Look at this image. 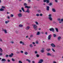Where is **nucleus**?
Instances as JSON below:
<instances>
[{
  "label": "nucleus",
  "instance_id": "nucleus-25",
  "mask_svg": "<svg viewBox=\"0 0 63 63\" xmlns=\"http://www.w3.org/2000/svg\"><path fill=\"white\" fill-rule=\"evenodd\" d=\"M44 50H41V52L42 53H44Z\"/></svg>",
  "mask_w": 63,
  "mask_h": 63
},
{
  "label": "nucleus",
  "instance_id": "nucleus-53",
  "mask_svg": "<svg viewBox=\"0 0 63 63\" xmlns=\"http://www.w3.org/2000/svg\"><path fill=\"white\" fill-rule=\"evenodd\" d=\"M7 61L8 62H10V60H9V59L8 60H7Z\"/></svg>",
  "mask_w": 63,
  "mask_h": 63
},
{
  "label": "nucleus",
  "instance_id": "nucleus-37",
  "mask_svg": "<svg viewBox=\"0 0 63 63\" xmlns=\"http://www.w3.org/2000/svg\"><path fill=\"white\" fill-rule=\"evenodd\" d=\"M10 16H11V17H13L14 16V15L12 14H11Z\"/></svg>",
  "mask_w": 63,
  "mask_h": 63
},
{
  "label": "nucleus",
  "instance_id": "nucleus-62",
  "mask_svg": "<svg viewBox=\"0 0 63 63\" xmlns=\"http://www.w3.org/2000/svg\"><path fill=\"white\" fill-rule=\"evenodd\" d=\"M32 63H35V61H32Z\"/></svg>",
  "mask_w": 63,
  "mask_h": 63
},
{
  "label": "nucleus",
  "instance_id": "nucleus-44",
  "mask_svg": "<svg viewBox=\"0 0 63 63\" xmlns=\"http://www.w3.org/2000/svg\"><path fill=\"white\" fill-rule=\"evenodd\" d=\"M33 35H31L30 36V37L31 38H32V37H33Z\"/></svg>",
  "mask_w": 63,
  "mask_h": 63
},
{
  "label": "nucleus",
  "instance_id": "nucleus-52",
  "mask_svg": "<svg viewBox=\"0 0 63 63\" xmlns=\"http://www.w3.org/2000/svg\"><path fill=\"white\" fill-rule=\"evenodd\" d=\"M45 34L46 35H47V32H46L45 33Z\"/></svg>",
  "mask_w": 63,
  "mask_h": 63
},
{
  "label": "nucleus",
  "instance_id": "nucleus-51",
  "mask_svg": "<svg viewBox=\"0 0 63 63\" xmlns=\"http://www.w3.org/2000/svg\"><path fill=\"white\" fill-rule=\"evenodd\" d=\"M34 53L35 54H37V51H36L34 52Z\"/></svg>",
  "mask_w": 63,
  "mask_h": 63
},
{
  "label": "nucleus",
  "instance_id": "nucleus-63",
  "mask_svg": "<svg viewBox=\"0 0 63 63\" xmlns=\"http://www.w3.org/2000/svg\"><path fill=\"white\" fill-rule=\"evenodd\" d=\"M7 18H8V19H10V17L8 16Z\"/></svg>",
  "mask_w": 63,
  "mask_h": 63
},
{
  "label": "nucleus",
  "instance_id": "nucleus-17",
  "mask_svg": "<svg viewBox=\"0 0 63 63\" xmlns=\"http://www.w3.org/2000/svg\"><path fill=\"white\" fill-rule=\"evenodd\" d=\"M46 50L47 51H49L50 50V49L47 48L46 49Z\"/></svg>",
  "mask_w": 63,
  "mask_h": 63
},
{
  "label": "nucleus",
  "instance_id": "nucleus-40",
  "mask_svg": "<svg viewBox=\"0 0 63 63\" xmlns=\"http://www.w3.org/2000/svg\"><path fill=\"white\" fill-rule=\"evenodd\" d=\"M37 57H39V54H37L36 55Z\"/></svg>",
  "mask_w": 63,
  "mask_h": 63
},
{
  "label": "nucleus",
  "instance_id": "nucleus-11",
  "mask_svg": "<svg viewBox=\"0 0 63 63\" xmlns=\"http://www.w3.org/2000/svg\"><path fill=\"white\" fill-rule=\"evenodd\" d=\"M58 21H59V22L60 23H61V21H60L61 20L60 19V18L58 19H57Z\"/></svg>",
  "mask_w": 63,
  "mask_h": 63
},
{
  "label": "nucleus",
  "instance_id": "nucleus-45",
  "mask_svg": "<svg viewBox=\"0 0 63 63\" xmlns=\"http://www.w3.org/2000/svg\"><path fill=\"white\" fill-rule=\"evenodd\" d=\"M55 1L56 2V3H57V2H58V0H55Z\"/></svg>",
  "mask_w": 63,
  "mask_h": 63
},
{
  "label": "nucleus",
  "instance_id": "nucleus-21",
  "mask_svg": "<svg viewBox=\"0 0 63 63\" xmlns=\"http://www.w3.org/2000/svg\"><path fill=\"white\" fill-rule=\"evenodd\" d=\"M47 56H50V55H51V54H50L49 53H48L47 54Z\"/></svg>",
  "mask_w": 63,
  "mask_h": 63
},
{
  "label": "nucleus",
  "instance_id": "nucleus-4",
  "mask_svg": "<svg viewBox=\"0 0 63 63\" xmlns=\"http://www.w3.org/2000/svg\"><path fill=\"white\" fill-rule=\"evenodd\" d=\"M51 35H49L47 38L48 40H50V39H51Z\"/></svg>",
  "mask_w": 63,
  "mask_h": 63
},
{
  "label": "nucleus",
  "instance_id": "nucleus-7",
  "mask_svg": "<svg viewBox=\"0 0 63 63\" xmlns=\"http://www.w3.org/2000/svg\"><path fill=\"white\" fill-rule=\"evenodd\" d=\"M51 47H55L56 46L55 45H54V44L52 43L51 44Z\"/></svg>",
  "mask_w": 63,
  "mask_h": 63
},
{
  "label": "nucleus",
  "instance_id": "nucleus-20",
  "mask_svg": "<svg viewBox=\"0 0 63 63\" xmlns=\"http://www.w3.org/2000/svg\"><path fill=\"white\" fill-rule=\"evenodd\" d=\"M46 2L47 4H48L49 2V0H46Z\"/></svg>",
  "mask_w": 63,
  "mask_h": 63
},
{
  "label": "nucleus",
  "instance_id": "nucleus-58",
  "mask_svg": "<svg viewBox=\"0 0 63 63\" xmlns=\"http://www.w3.org/2000/svg\"><path fill=\"white\" fill-rule=\"evenodd\" d=\"M44 2H46V0H43Z\"/></svg>",
  "mask_w": 63,
  "mask_h": 63
},
{
  "label": "nucleus",
  "instance_id": "nucleus-35",
  "mask_svg": "<svg viewBox=\"0 0 63 63\" xmlns=\"http://www.w3.org/2000/svg\"><path fill=\"white\" fill-rule=\"evenodd\" d=\"M35 23L36 25H38L39 24V23L37 21L35 22Z\"/></svg>",
  "mask_w": 63,
  "mask_h": 63
},
{
  "label": "nucleus",
  "instance_id": "nucleus-30",
  "mask_svg": "<svg viewBox=\"0 0 63 63\" xmlns=\"http://www.w3.org/2000/svg\"><path fill=\"white\" fill-rule=\"evenodd\" d=\"M52 51H53V52H55V50H54V49H53V48H52Z\"/></svg>",
  "mask_w": 63,
  "mask_h": 63
},
{
  "label": "nucleus",
  "instance_id": "nucleus-33",
  "mask_svg": "<svg viewBox=\"0 0 63 63\" xmlns=\"http://www.w3.org/2000/svg\"><path fill=\"white\" fill-rule=\"evenodd\" d=\"M1 8H2V9H5V7L4 6H1Z\"/></svg>",
  "mask_w": 63,
  "mask_h": 63
},
{
  "label": "nucleus",
  "instance_id": "nucleus-32",
  "mask_svg": "<svg viewBox=\"0 0 63 63\" xmlns=\"http://www.w3.org/2000/svg\"><path fill=\"white\" fill-rule=\"evenodd\" d=\"M0 52H2L3 51V50L1 48H0Z\"/></svg>",
  "mask_w": 63,
  "mask_h": 63
},
{
  "label": "nucleus",
  "instance_id": "nucleus-34",
  "mask_svg": "<svg viewBox=\"0 0 63 63\" xmlns=\"http://www.w3.org/2000/svg\"><path fill=\"white\" fill-rule=\"evenodd\" d=\"M28 3H30V2H31V0H28Z\"/></svg>",
  "mask_w": 63,
  "mask_h": 63
},
{
  "label": "nucleus",
  "instance_id": "nucleus-39",
  "mask_svg": "<svg viewBox=\"0 0 63 63\" xmlns=\"http://www.w3.org/2000/svg\"><path fill=\"white\" fill-rule=\"evenodd\" d=\"M53 36L54 37H55L56 36V35L55 34H53Z\"/></svg>",
  "mask_w": 63,
  "mask_h": 63
},
{
  "label": "nucleus",
  "instance_id": "nucleus-9",
  "mask_svg": "<svg viewBox=\"0 0 63 63\" xmlns=\"http://www.w3.org/2000/svg\"><path fill=\"white\" fill-rule=\"evenodd\" d=\"M20 44H22V45H24V42H22L21 41H20Z\"/></svg>",
  "mask_w": 63,
  "mask_h": 63
},
{
  "label": "nucleus",
  "instance_id": "nucleus-61",
  "mask_svg": "<svg viewBox=\"0 0 63 63\" xmlns=\"http://www.w3.org/2000/svg\"><path fill=\"white\" fill-rule=\"evenodd\" d=\"M39 30H41V28H39L38 29Z\"/></svg>",
  "mask_w": 63,
  "mask_h": 63
},
{
  "label": "nucleus",
  "instance_id": "nucleus-16",
  "mask_svg": "<svg viewBox=\"0 0 63 63\" xmlns=\"http://www.w3.org/2000/svg\"><path fill=\"white\" fill-rule=\"evenodd\" d=\"M3 31H4V33H5V34H7V30H3Z\"/></svg>",
  "mask_w": 63,
  "mask_h": 63
},
{
  "label": "nucleus",
  "instance_id": "nucleus-28",
  "mask_svg": "<svg viewBox=\"0 0 63 63\" xmlns=\"http://www.w3.org/2000/svg\"><path fill=\"white\" fill-rule=\"evenodd\" d=\"M24 53L25 55H27L28 54V52H25Z\"/></svg>",
  "mask_w": 63,
  "mask_h": 63
},
{
  "label": "nucleus",
  "instance_id": "nucleus-6",
  "mask_svg": "<svg viewBox=\"0 0 63 63\" xmlns=\"http://www.w3.org/2000/svg\"><path fill=\"white\" fill-rule=\"evenodd\" d=\"M25 13H30V11L29 9H27V10L25 11Z\"/></svg>",
  "mask_w": 63,
  "mask_h": 63
},
{
  "label": "nucleus",
  "instance_id": "nucleus-38",
  "mask_svg": "<svg viewBox=\"0 0 63 63\" xmlns=\"http://www.w3.org/2000/svg\"><path fill=\"white\" fill-rule=\"evenodd\" d=\"M19 63H22V62L20 61H18Z\"/></svg>",
  "mask_w": 63,
  "mask_h": 63
},
{
  "label": "nucleus",
  "instance_id": "nucleus-50",
  "mask_svg": "<svg viewBox=\"0 0 63 63\" xmlns=\"http://www.w3.org/2000/svg\"><path fill=\"white\" fill-rule=\"evenodd\" d=\"M2 54H2V53H0V56H1V55H2Z\"/></svg>",
  "mask_w": 63,
  "mask_h": 63
},
{
  "label": "nucleus",
  "instance_id": "nucleus-27",
  "mask_svg": "<svg viewBox=\"0 0 63 63\" xmlns=\"http://www.w3.org/2000/svg\"><path fill=\"white\" fill-rule=\"evenodd\" d=\"M19 27H23V25H22L20 24L19 25Z\"/></svg>",
  "mask_w": 63,
  "mask_h": 63
},
{
  "label": "nucleus",
  "instance_id": "nucleus-8",
  "mask_svg": "<svg viewBox=\"0 0 63 63\" xmlns=\"http://www.w3.org/2000/svg\"><path fill=\"white\" fill-rule=\"evenodd\" d=\"M49 7L48 6H46V10L47 11H49Z\"/></svg>",
  "mask_w": 63,
  "mask_h": 63
},
{
  "label": "nucleus",
  "instance_id": "nucleus-23",
  "mask_svg": "<svg viewBox=\"0 0 63 63\" xmlns=\"http://www.w3.org/2000/svg\"><path fill=\"white\" fill-rule=\"evenodd\" d=\"M4 11V9H3L2 8H1L0 9V11Z\"/></svg>",
  "mask_w": 63,
  "mask_h": 63
},
{
  "label": "nucleus",
  "instance_id": "nucleus-29",
  "mask_svg": "<svg viewBox=\"0 0 63 63\" xmlns=\"http://www.w3.org/2000/svg\"><path fill=\"white\" fill-rule=\"evenodd\" d=\"M55 30L57 32H58V29L57 28H55Z\"/></svg>",
  "mask_w": 63,
  "mask_h": 63
},
{
  "label": "nucleus",
  "instance_id": "nucleus-60",
  "mask_svg": "<svg viewBox=\"0 0 63 63\" xmlns=\"http://www.w3.org/2000/svg\"><path fill=\"white\" fill-rule=\"evenodd\" d=\"M35 42H32V44H33V45H35Z\"/></svg>",
  "mask_w": 63,
  "mask_h": 63
},
{
  "label": "nucleus",
  "instance_id": "nucleus-13",
  "mask_svg": "<svg viewBox=\"0 0 63 63\" xmlns=\"http://www.w3.org/2000/svg\"><path fill=\"white\" fill-rule=\"evenodd\" d=\"M13 55H14V54L13 53H12L11 55H10L9 56L10 57H12V56H13Z\"/></svg>",
  "mask_w": 63,
  "mask_h": 63
},
{
  "label": "nucleus",
  "instance_id": "nucleus-3",
  "mask_svg": "<svg viewBox=\"0 0 63 63\" xmlns=\"http://www.w3.org/2000/svg\"><path fill=\"white\" fill-rule=\"evenodd\" d=\"M17 16L18 17H21L22 16V14L21 13H19L18 14H17Z\"/></svg>",
  "mask_w": 63,
  "mask_h": 63
},
{
  "label": "nucleus",
  "instance_id": "nucleus-48",
  "mask_svg": "<svg viewBox=\"0 0 63 63\" xmlns=\"http://www.w3.org/2000/svg\"><path fill=\"white\" fill-rule=\"evenodd\" d=\"M49 6H51V5H52V3H49Z\"/></svg>",
  "mask_w": 63,
  "mask_h": 63
},
{
  "label": "nucleus",
  "instance_id": "nucleus-57",
  "mask_svg": "<svg viewBox=\"0 0 63 63\" xmlns=\"http://www.w3.org/2000/svg\"><path fill=\"white\" fill-rule=\"evenodd\" d=\"M19 12H20V13L21 12H22V10H19Z\"/></svg>",
  "mask_w": 63,
  "mask_h": 63
},
{
  "label": "nucleus",
  "instance_id": "nucleus-42",
  "mask_svg": "<svg viewBox=\"0 0 63 63\" xmlns=\"http://www.w3.org/2000/svg\"><path fill=\"white\" fill-rule=\"evenodd\" d=\"M51 56V57H53L54 56L53 54H51V55L50 56Z\"/></svg>",
  "mask_w": 63,
  "mask_h": 63
},
{
  "label": "nucleus",
  "instance_id": "nucleus-46",
  "mask_svg": "<svg viewBox=\"0 0 63 63\" xmlns=\"http://www.w3.org/2000/svg\"><path fill=\"white\" fill-rule=\"evenodd\" d=\"M35 43L36 44H38V41H36Z\"/></svg>",
  "mask_w": 63,
  "mask_h": 63
},
{
  "label": "nucleus",
  "instance_id": "nucleus-56",
  "mask_svg": "<svg viewBox=\"0 0 63 63\" xmlns=\"http://www.w3.org/2000/svg\"><path fill=\"white\" fill-rule=\"evenodd\" d=\"M5 57L6 58L8 57V55H7Z\"/></svg>",
  "mask_w": 63,
  "mask_h": 63
},
{
  "label": "nucleus",
  "instance_id": "nucleus-26",
  "mask_svg": "<svg viewBox=\"0 0 63 63\" xmlns=\"http://www.w3.org/2000/svg\"><path fill=\"white\" fill-rule=\"evenodd\" d=\"M12 61H13V62H15V59L13 58L12 59Z\"/></svg>",
  "mask_w": 63,
  "mask_h": 63
},
{
  "label": "nucleus",
  "instance_id": "nucleus-55",
  "mask_svg": "<svg viewBox=\"0 0 63 63\" xmlns=\"http://www.w3.org/2000/svg\"><path fill=\"white\" fill-rule=\"evenodd\" d=\"M21 53H23V51H21Z\"/></svg>",
  "mask_w": 63,
  "mask_h": 63
},
{
  "label": "nucleus",
  "instance_id": "nucleus-2",
  "mask_svg": "<svg viewBox=\"0 0 63 63\" xmlns=\"http://www.w3.org/2000/svg\"><path fill=\"white\" fill-rule=\"evenodd\" d=\"M37 25L34 24L33 26V28L34 29V30H37Z\"/></svg>",
  "mask_w": 63,
  "mask_h": 63
},
{
  "label": "nucleus",
  "instance_id": "nucleus-14",
  "mask_svg": "<svg viewBox=\"0 0 63 63\" xmlns=\"http://www.w3.org/2000/svg\"><path fill=\"white\" fill-rule=\"evenodd\" d=\"M25 8H28V9H29V8H30V6H26L25 7Z\"/></svg>",
  "mask_w": 63,
  "mask_h": 63
},
{
  "label": "nucleus",
  "instance_id": "nucleus-10",
  "mask_svg": "<svg viewBox=\"0 0 63 63\" xmlns=\"http://www.w3.org/2000/svg\"><path fill=\"white\" fill-rule=\"evenodd\" d=\"M21 10L23 12H25V10H24V8L22 7L21 8Z\"/></svg>",
  "mask_w": 63,
  "mask_h": 63
},
{
  "label": "nucleus",
  "instance_id": "nucleus-15",
  "mask_svg": "<svg viewBox=\"0 0 63 63\" xmlns=\"http://www.w3.org/2000/svg\"><path fill=\"white\" fill-rule=\"evenodd\" d=\"M30 28V27L29 26L27 27L26 28V30H28Z\"/></svg>",
  "mask_w": 63,
  "mask_h": 63
},
{
  "label": "nucleus",
  "instance_id": "nucleus-36",
  "mask_svg": "<svg viewBox=\"0 0 63 63\" xmlns=\"http://www.w3.org/2000/svg\"><path fill=\"white\" fill-rule=\"evenodd\" d=\"M38 12L39 13H40L41 12V10H38Z\"/></svg>",
  "mask_w": 63,
  "mask_h": 63
},
{
  "label": "nucleus",
  "instance_id": "nucleus-41",
  "mask_svg": "<svg viewBox=\"0 0 63 63\" xmlns=\"http://www.w3.org/2000/svg\"><path fill=\"white\" fill-rule=\"evenodd\" d=\"M58 40H60V39H61V37H58Z\"/></svg>",
  "mask_w": 63,
  "mask_h": 63
},
{
  "label": "nucleus",
  "instance_id": "nucleus-24",
  "mask_svg": "<svg viewBox=\"0 0 63 63\" xmlns=\"http://www.w3.org/2000/svg\"><path fill=\"white\" fill-rule=\"evenodd\" d=\"M40 34V32H37V33L36 34L37 35H39Z\"/></svg>",
  "mask_w": 63,
  "mask_h": 63
},
{
  "label": "nucleus",
  "instance_id": "nucleus-64",
  "mask_svg": "<svg viewBox=\"0 0 63 63\" xmlns=\"http://www.w3.org/2000/svg\"><path fill=\"white\" fill-rule=\"evenodd\" d=\"M28 37V36H26V38H27Z\"/></svg>",
  "mask_w": 63,
  "mask_h": 63
},
{
  "label": "nucleus",
  "instance_id": "nucleus-12",
  "mask_svg": "<svg viewBox=\"0 0 63 63\" xmlns=\"http://www.w3.org/2000/svg\"><path fill=\"white\" fill-rule=\"evenodd\" d=\"M10 22V21L9 20H7V21H5V23L6 24H7L8 23Z\"/></svg>",
  "mask_w": 63,
  "mask_h": 63
},
{
  "label": "nucleus",
  "instance_id": "nucleus-31",
  "mask_svg": "<svg viewBox=\"0 0 63 63\" xmlns=\"http://www.w3.org/2000/svg\"><path fill=\"white\" fill-rule=\"evenodd\" d=\"M30 47H33V45L32 44H31L30 45Z\"/></svg>",
  "mask_w": 63,
  "mask_h": 63
},
{
  "label": "nucleus",
  "instance_id": "nucleus-5",
  "mask_svg": "<svg viewBox=\"0 0 63 63\" xmlns=\"http://www.w3.org/2000/svg\"><path fill=\"white\" fill-rule=\"evenodd\" d=\"M49 30L50 31H52V32H54V29L53 28H51L49 29Z\"/></svg>",
  "mask_w": 63,
  "mask_h": 63
},
{
  "label": "nucleus",
  "instance_id": "nucleus-22",
  "mask_svg": "<svg viewBox=\"0 0 63 63\" xmlns=\"http://www.w3.org/2000/svg\"><path fill=\"white\" fill-rule=\"evenodd\" d=\"M26 61H28L29 63H31V61H30V60H29L27 59L26 60Z\"/></svg>",
  "mask_w": 63,
  "mask_h": 63
},
{
  "label": "nucleus",
  "instance_id": "nucleus-49",
  "mask_svg": "<svg viewBox=\"0 0 63 63\" xmlns=\"http://www.w3.org/2000/svg\"><path fill=\"white\" fill-rule=\"evenodd\" d=\"M3 41L2 40V39L0 38V42H2Z\"/></svg>",
  "mask_w": 63,
  "mask_h": 63
},
{
  "label": "nucleus",
  "instance_id": "nucleus-18",
  "mask_svg": "<svg viewBox=\"0 0 63 63\" xmlns=\"http://www.w3.org/2000/svg\"><path fill=\"white\" fill-rule=\"evenodd\" d=\"M52 10L53 12H56V11L55 10V9L53 8L52 9Z\"/></svg>",
  "mask_w": 63,
  "mask_h": 63
},
{
  "label": "nucleus",
  "instance_id": "nucleus-19",
  "mask_svg": "<svg viewBox=\"0 0 63 63\" xmlns=\"http://www.w3.org/2000/svg\"><path fill=\"white\" fill-rule=\"evenodd\" d=\"M1 61H4V62H5V61H6V59H2L1 60Z\"/></svg>",
  "mask_w": 63,
  "mask_h": 63
},
{
  "label": "nucleus",
  "instance_id": "nucleus-54",
  "mask_svg": "<svg viewBox=\"0 0 63 63\" xmlns=\"http://www.w3.org/2000/svg\"><path fill=\"white\" fill-rule=\"evenodd\" d=\"M40 16H43V14H40Z\"/></svg>",
  "mask_w": 63,
  "mask_h": 63
},
{
  "label": "nucleus",
  "instance_id": "nucleus-47",
  "mask_svg": "<svg viewBox=\"0 0 63 63\" xmlns=\"http://www.w3.org/2000/svg\"><path fill=\"white\" fill-rule=\"evenodd\" d=\"M24 6H26V5H27V4L26 3H24Z\"/></svg>",
  "mask_w": 63,
  "mask_h": 63
},
{
  "label": "nucleus",
  "instance_id": "nucleus-1",
  "mask_svg": "<svg viewBox=\"0 0 63 63\" xmlns=\"http://www.w3.org/2000/svg\"><path fill=\"white\" fill-rule=\"evenodd\" d=\"M48 18L49 20H50V21H52V18L51 17V14H49L48 15Z\"/></svg>",
  "mask_w": 63,
  "mask_h": 63
},
{
  "label": "nucleus",
  "instance_id": "nucleus-59",
  "mask_svg": "<svg viewBox=\"0 0 63 63\" xmlns=\"http://www.w3.org/2000/svg\"><path fill=\"white\" fill-rule=\"evenodd\" d=\"M53 63H56V62H55V61H54L53 62Z\"/></svg>",
  "mask_w": 63,
  "mask_h": 63
},
{
  "label": "nucleus",
  "instance_id": "nucleus-43",
  "mask_svg": "<svg viewBox=\"0 0 63 63\" xmlns=\"http://www.w3.org/2000/svg\"><path fill=\"white\" fill-rule=\"evenodd\" d=\"M36 16H39V14H36Z\"/></svg>",
  "mask_w": 63,
  "mask_h": 63
}]
</instances>
